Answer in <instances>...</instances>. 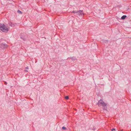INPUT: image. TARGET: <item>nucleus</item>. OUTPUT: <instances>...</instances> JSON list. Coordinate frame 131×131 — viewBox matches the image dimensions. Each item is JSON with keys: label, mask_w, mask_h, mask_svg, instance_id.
Segmentation results:
<instances>
[{"label": "nucleus", "mask_w": 131, "mask_h": 131, "mask_svg": "<svg viewBox=\"0 0 131 131\" xmlns=\"http://www.w3.org/2000/svg\"><path fill=\"white\" fill-rule=\"evenodd\" d=\"M62 129L63 130H65L66 129V128L64 127H62Z\"/></svg>", "instance_id": "9d476101"}, {"label": "nucleus", "mask_w": 131, "mask_h": 131, "mask_svg": "<svg viewBox=\"0 0 131 131\" xmlns=\"http://www.w3.org/2000/svg\"><path fill=\"white\" fill-rule=\"evenodd\" d=\"M26 69H28V67H27L26 68Z\"/></svg>", "instance_id": "ddd939ff"}, {"label": "nucleus", "mask_w": 131, "mask_h": 131, "mask_svg": "<svg viewBox=\"0 0 131 131\" xmlns=\"http://www.w3.org/2000/svg\"><path fill=\"white\" fill-rule=\"evenodd\" d=\"M0 28L1 30L3 32H7L8 31V28L4 24H0Z\"/></svg>", "instance_id": "f03ea898"}, {"label": "nucleus", "mask_w": 131, "mask_h": 131, "mask_svg": "<svg viewBox=\"0 0 131 131\" xmlns=\"http://www.w3.org/2000/svg\"><path fill=\"white\" fill-rule=\"evenodd\" d=\"M98 105L100 107H102L104 109L106 110L107 104L104 102L102 100H100L98 102Z\"/></svg>", "instance_id": "f257e3e1"}, {"label": "nucleus", "mask_w": 131, "mask_h": 131, "mask_svg": "<svg viewBox=\"0 0 131 131\" xmlns=\"http://www.w3.org/2000/svg\"><path fill=\"white\" fill-rule=\"evenodd\" d=\"M65 99H66L67 100V99H69V97H68V96H66L65 97Z\"/></svg>", "instance_id": "1a4fd4ad"}, {"label": "nucleus", "mask_w": 131, "mask_h": 131, "mask_svg": "<svg viewBox=\"0 0 131 131\" xmlns=\"http://www.w3.org/2000/svg\"><path fill=\"white\" fill-rule=\"evenodd\" d=\"M127 17L125 15H124L122 16L121 17V19H125V18Z\"/></svg>", "instance_id": "39448f33"}, {"label": "nucleus", "mask_w": 131, "mask_h": 131, "mask_svg": "<svg viewBox=\"0 0 131 131\" xmlns=\"http://www.w3.org/2000/svg\"><path fill=\"white\" fill-rule=\"evenodd\" d=\"M73 12L74 13L75 15L76 16L78 15L82 16L84 15L82 10L73 11Z\"/></svg>", "instance_id": "7ed1b4c3"}, {"label": "nucleus", "mask_w": 131, "mask_h": 131, "mask_svg": "<svg viewBox=\"0 0 131 131\" xmlns=\"http://www.w3.org/2000/svg\"><path fill=\"white\" fill-rule=\"evenodd\" d=\"M1 48H4V49L7 48V45L2 44L1 45Z\"/></svg>", "instance_id": "20e7f679"}, {"label": "nucleus", "mask_w": 131, "mask_h": 131, "mask_svg": "<svg viewBox=\"0 0 131 131\" xmlns=\"http://www.w3.org/2000/svg\"><path fill=\"white\" fill-rule=\"evenodd\" d=\"M103 42L104 43H106L108 42V41L106 40H104L103 41Z\"/></svg>", "instance_id": "423d86ee"}, {"label": "nucleus", "mask_w": 131, "mask_h": 131, "mask_svg": "<svg viewBox=\"0 0 131 131\" xmlns=\"http://www.w3.org/2000/svg\"><path fill=\"white\" fill-rule=\"evenodd\" d=\"M25 72H27L28 71V70H25Z\"/></svg>", "instance_id": "f8f14e48"}, {"label": "nucleus", "mask_w": 131, "mask_h": 131, "mask_svg": "<svg viewBox=\"0 0 131 131\" xmlns=\"http://www.w3.org/2000/svg\"><path fill=\"white\" fill-rule=\"evenodd\" d=\"M17 12L19 14H22V13L19 10H18L17 11Z\"/></svg>", "instance_id": "6e6552de"}, {"label": "nucleus", "mask_w": 131, "mask_h": 131, "mask_svg": "<svg viewBox=\"0 0 131 131\" xmlns=\"http://www.w3.org/2000/svg\"><path fill=\"white\" fill-rule=\"evenodd\" d=\"M9 25L11 27H13L14 26V24H13L12 23H11Z\"/></svg>", "instance_id": "0eeeda50"}, {"label": "nucleus", "mask_w": 131, "mask_h": 131, "mask_svg": "<svg viewBox=\"0 0 131 131\" xmlns=\"http://www.w3.org/2000/svg\"><path fill=\"white\" fill-rule=\"evenodd\" d=\"M111 131H115V129L114 128H113L112 129Z\"/></svg>", "instance_id": "9b49d317"}]
</instances>
